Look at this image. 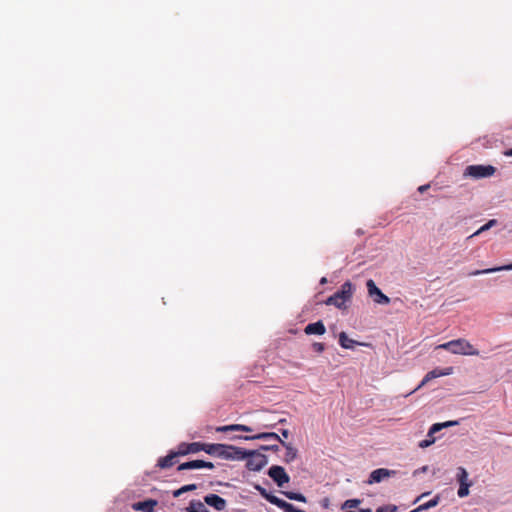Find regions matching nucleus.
<instances>
[{"mask_svg":"<svg viewBox=\"0 0 512 512\" xmlns=\"http://www.w3.org/2000/svg\"><path fill=\"white\" fill-rule=\"evenodd\" d=\"M207 454L217 456L225 460H244V453L240 447H235L220 443H204V449Z\"/></svg>","mask_w":512,"mask_h":512,"instance_id":"f257e3e1","label":"nucleus"},{"mask_svg":"<svg viewBox=\"0 0 512 512\" xmlns=\"http://www.w3.org/2000/svg\"><path fill=\"white\" fill-rule=\"evenodd\" d=\"M353 293V284L350 281H346L337 292L326 299L325 304L335 306L340 310H346L351 302Z\"/></svg>","mask_w":512,"mask_h":512,"instance_id":"f03ea898","label":"nucleus"},{"mask_svg":"<svg viewBox=\"0 0 512 512\" xmlns=\"http://www.w3.org/2000/svg\"><path fill=\"white\" fill-rule=\"evenodd\" d=\"M437 349L447 350L453 354L457 355H471L478 356L479 351L474 348V346L466 339L459 338L455 340H451L449 342L440 344L437 346Z\"/></svg>","mask_w":512,"mask_h":512,"instance_id":"7ed1b4c3","label":"nucleus"},{"mask_svg":"<svg viewBox=\"0 0 512 512\" xmlns=\"http://www.w3.org/2000/svg\"><path fill=\"white\" fill-rule=\"evenodd\" d=\"M244 453V459H247L246 467L250 471H260L268 463L266 455L259 453L255 450H245L240 448Z\"/></svg>","mask_w":512,"mask_h":512,"instance_id":"20e7f679","label":"nucleus"},{"mask_svg":"<svg viewBox=\"0 0 512 512\" xmlns=\"http://www.w3.org/2000/svg\"><path fill=\"white\" fill-rule=\"evenodd\" d=\"M254 488L260 493V495L265 498L268 502L271 504L277 506L278 508L282 509L284 512H305L303 510L297 509L292 504L272 495L271 493L267 492L265 488H263L261 485L256 484L254 485Z\"/></svg>","mask_w":512,"mask_h":512,"instance_id":"39448f33","label":"nucleus"},{"mask_svg":"<svg viewBox=\"0 0 512 512\" xmlns=\"http://www.w3.org/2000/svg\"><path fill=\"white\" fill-rule=\"evenodd\" d=\"M495 172L496 168L492 165H469L464 170V176L481 179L491 177Z\"/></svg>","mask_w":512,"mask_h":512,"instance_id":"423d86ee","label":"nucleus"},{"mask_svg":"<svg viewBox=\"0 0 512 512\" xmlns=\"http://www.w3.org/2000/svg\"><path fill=\"white\" fill-rule=\"evenodd\" d=\"M368 296L373 300L376 304L388 305L390 303V298L385 295L376 285L374 280L369 279L366 282Z\"/></svg>","mask_w":512,"mask_h":512,"instance_id":"0eeeda50","label":"nucleus"},{"mask_svg":"<svg viewBox=\"0 0 512 512\" xmlns=\"http://www.w3.org/2000/svg\"><path fill=\"white\" fill-rule=\"evenodd\" d=\"M268 475L279 487H282L290 480L289 475L285 472V469L278 465L271 466L268 470Z\"/></svg>","mask_w":512,"mask_h":512,"instance_id":"6e6552de","label":"nucleus"},{"mask_svg":"<svg viewBox=\"0 0 512 512\" xmlns=\"http://www.w3.org/2000/svg\"><path fill=\"white\" fill-rule=\"evenodd\" d=\"M204 503L213 507L217 511H223L227 506L226 500L217 494H208L204 496Z\"/></svg>","mask_w":512,"mask_h":512,"instance_id":"1a4fd4ad","label":"nucleus"},{"mask_svg":"<svg viewBox=\"0 0 512 512\" xmlns=\"http://www.w3.org/2000/svg\"><path fill=\"white\" fill-rule=\"evenodd\" d=\"M204 443L201 442H192V443H180L178 446V454L180 456H184L190 453H198L203 451Z\"/></svg>","mask_w":512,"mask_h":512,"instance_id":"9d476101","label":"nucleus"},{"mask_svg":"<svg viewBox=\"0 0 512 512\" xmlns=\"http://www.w3.org/2000/svg\"><path fill=\"white\" fill-rule=\"evenodd\" d=\"M208 468L213 469L214 464L212 462L204 461V460H192L185 463H182L178 466V470H190V469H201Z\"/></svg>","mask_w":512,"mask_h":512,"instance_id":"9b49d317","label":"nucleus"},{"mask_svg":"<svg viewBox=\"0 0 512 512\" xmlns=\"http://www.w3.org/2000/svg\"><path fill=\"white\" fill-rule=\"evenodd\" d=\"M394 473H395L394 471H391V470H388L385 468H378L371 472L369 479L367 480V483L370 485L373 483H379L383 479L389 477L391 474H394Z\"/></svg>","mask_w":512,"mask_h":512,"instance_id":"f8f14e48","label":"nucleus"},{"mask_svg":"<svg viewBox=\"0 0 512 512\" xmlns=\"http://www.w3.org/2000/svg\"><path fill=\"white\" fill-rule=\"evenodd\" d=\"M237 438L244 439V440H254V439L274 440V441L279 442V443H281V441H283L279 437V435L277 433H274V432H263V433H259L257 435H253V436H238Z\"/></svg>","mask_w":512,"mask_h":512,"instance_id":"ddd939ff","label":"nucleus"},{"mask_svg":"<svg viewBox=\"0 0 512 512\" xmlns=\"http://www.w3.org/2000/svg\"><path fill=\"white\" fill-rule=\"evenodd\" d=\"M304 332L307 335H323L326 332L325 325L321 320L309 323L305 328Z\"/></svg>","mask_w":512,"mask_h":512,"instance_id":"4468645a","label":"nucleus"},{"mask_svg":"<svg viewBox=\"0 0 512 512\" xmlns=\"http://www.w3.org/2000/svg\"><path fill=\"white\" fill-rule=\"evenodd\" d=\"M451 373H452V368L451 367L446 368L444 370H439V369L432 370V371H430V372H428L426 374V376L423 378V380H422L421 384L419 385V387L425 385L431 379H434V378H437V377H440V376L449 375Z\"/></svg>","mask_w":512,"mask_h":512,"instance_id":"2eb2a0df","label":"nucleus"},{"mask_svg":"<svg viewBox=\"0 0 512 512\" xmlns=\"http://www.w3.org/2000/svg\"><path fill=\"white\" fill-rule=\"evenodd\" d=\"M157 501L153 499H148L145 501L137 502L133 505V508L137 511L142 512H154V508L157 505Z\"/></svg>","mask_w":512,"mask_h":512,"instance_id":"dca6fc26","label":"nucleus"},{"mask_svg":"<svg viewBox=\"0 0 512 512\" xmlns=\"http://www.w3.org/2000/svg\"><path fill=\"white\" fill-rule=\"evenodd\" d=\"M504 270H506V271L512 270V263L508 264V265L494 267V268H487V269H482V270H474V271L469 272L468 276H478V275H482V274H490V273H494V272H497V271H504Z\"/></svg>","mask_w":512,"mask_h":512,"instance_id":"f3484780","label":"nucleus"},{"mask_svg":"<svg viewBox=\"0 0 512 512\" xmlns=\"http://www.w3.org/2000/svg\"><path fill=\"white\" fill-rule=\"evenodd\" d=\"M178 456H180V455L178 454V451H175V452H173V451H172V452H170L167 456L160 458V459L158 460V464H157V465H158L160 468H163V469H165V468H169V467H171V466H173V465H174V463H175L174 459H175L176 457H178Z\"/></svg>","mask_w":512,"mask_h":512,"instance_id":"a211bd4d","label":"nucleus"},{"mask_svg":"<svg viewBox=\"0 0 512 512\" xmlns=\"http://www.w3.org/2000/svg\"><path fill=\"white\" fill-rule=\"evenodd\" d=\"M217 432H228V431H243L251 432L252 428L242 424H231L226 426H220L216 428Z\"/></svg>","mask_w":512,"mask_h":512,"instance_id":"6ab92c4d","label":"nucleus"},{"mask_svg":"<svg viewBox=\"0 0 512 512\" xmlns=\"http://www.w3.org/2000/svg\"><path fill=\"white\" fill-rule=\"evenodd\" d=\"M281 445L286 448V453H285V456H284V461L286 463L293 462L297 458V455H298L297 449L294 448L291 444L286 443L285 441H281Z\"/></svg>","mask_w":512,"mask_h":512,"instance_id":"aec40b11","label":"nucleus"},{"mask_svg":"<svg viewBox=\"0 0 512 512\" xmlns=\"http://www.w3.org/2000/svg\"><path fill=\"white\" fill-rule=\"evenodd\" d=\"M339 344L344 349H353L354 345L358 344V342H356L353 339H350L345 332H341L339 334ZM359 345L361 344L359 343Z\"/></svg>","mask_w":512,"mask_h":512,"instance_id":"412c9836","label":"nucleus"},{"mask_svg":"<svg viewBox=\"0 0 512 512\" xmlns=\"http://www.w3.org/2000/svg\"><path fill=\"white\" fill-rule=\"evenodd\" d=\"M457 424H458L457 421H447V422H443V423H435L430 427V429L428 431V437H431L432 435L439 432L443 428L455 426Z\"/></svg>","mask_w":512,"mask_h":512,"instance_id":"4be33fe9","label":"nucleus"},{"mask_svg":"<svg viewBox=\"0 0 512 512\" xmlns=\"http://www.w3.org/2000/svg\"><path fill=\"white\" fill-rule=\"evenodd\" d=\"M186 512H209V510L206 508L205 503L200 500H192L186 508Z\"/></svg>","mask_w":512,"mask_h":512,"instance_id":"5701e85b","label":"nucleus"},{"mask_svg":"<svg viewBox=\"0 0 512 512\" xmlns=\"http://www.w3.org/2000/svg\"><path fill=\"white\" fill-rule=\"evenodd\" d=\"M440 502V496L439 495H436L433 499L429 500L428 502L426 503H423L421 505H419L417 508H415L414 510L410 511V512H422V511H426L430 508H433L435 506H437Z\"/></svg>","mask_w":512,"mask_h":512,"instance_id":"b1692460","label":"nucleus"},{"mask_svg":"<svg viewBox=\"0 0 512 512\" xmlns=\"http://www.w3.org/2000/svg\"><path fill=\"white\" fill-rule=\"evenodd\" d=\"M457 481L459 483V486L463 485H471V482L468 480V472L464 467H459L457 469V475H456Z\"/></svg>","mask_w":512,"mask_h":512,"instance_id":"393cba45","label":"nucleus"},{"mask_svg":"<svg viewBox=\"0 0 512 512\" xmlns=\"http://www.w3.org/2000/svg\"><path fill=\"white\" fill-rule=\"evenodd\" d=\"M497 223L498 222H497L496 219H490L486 224L481 226L476 232H474L472 235H470L469 238H473L475 236L480 235L481 233H483V232L491 229L492 227L496 226Z\"/></svg>","mask_w":512,"mask_h":512,"instance_id":"a878e982","label":"nucleus"},{"mask_svg":"<svg viewBox=\"0 0 512 512\" xmlns=\"http://www.w3.org/2000/svg\"><path fill=\"white\" fill-rule=\"evenodd\" d=\"M282 493L285 497H287L290 500L306 502V497L301 493L292 492V491H283Z\"/></svg>","mask_w":512,"mask_h":512,"instance_id":"bb28decb","label":"nucleus"},{"mask_svg":"<svg viewBox=\"0 0 512 512\" xmlns=\"http://www.w3.org/2000/svg\"><path fill=\"white\" fill-rule=\"evenodd\" d=\"M197 489V485L196 484H188V485H184L182 486L181 488L175 490L173 492V496L174 497H179L180 495H182L183 493L185 492H188V491H193V490H196Z\"/></svg>","mask_w":512,"mask_h":512,"instance_id":"cd10ccee","label":"nucleus"},{"mask_svg":"<svg viewBox=\"0 0 512 512\" xmlns=\"http://www.w3.org/2000/svg\"><path fill=\"white\" fill-rule=\"evenodd\" d=\"M361 503L360 499H348L342 504V509L356 508Z\"/></svg>","mask_w":512,"mask_h":512,"instance_id":"c85d7f7f","label":"nucleus"},{"mask_svg":"<svg viewBox=\"0 0 512 512\" xmlns=\"http://www.w3.org/2000/svg\"><path fill=\"white\" fill-rule=\"evenodd\" d=\"M434 442H435V437H434V435H432L431 437H428V436H427V438H426V439H424V440H422V441H420V442H419L418 446H419L420 448H423V449H424V448H427V447L431 446Z\"/></svg>","mask_w":512,"mask_h":512,"instance_id":"c756f323","label":"nucleus"},{"mask_svg":"<svg viewBox=\"0 0 512 512\" xmlns=\"http://www.w3.org/2000/svg\"><path fill=\"white\" fill-rule=\"evenodd\" d=\"M470 486L471 485H463V484L461 486H459V489H458V492H457L458 496L460 498H464V497L468 496V494H469V487Z\"/></svg>","mask_w":512,"mask_h":512,"instance_id":"7c9ffc66","label":"nucleus"},{"mask_svg":"<svg viewBox=\"0 0 512 512\" xmlns=\"http://www.w3.org/2000/svg\"><path fill=\"white\" fill-rule=\"evenodd\" d=\"M396 511H397V506H395V505H385V506L378 507L376 509V512H396Z\"/></svg>","mask_w":512,"mask_h":512,"instance_id":"2f4dec72","label":"nucleus"},{"mask_svg":"<svg viewBox=\"0 0 512 512\" xmlns=\"http://www.w3.org/2000/svg\"><path fill=\"white\" fill-rule=\"evenodd\" d=\"M312 348H313V350L315 352L322 353L325 350V345L323 343H320V342H314L312 344Z\"/></svg>","mask_w":512,"mask_h":512,"instance_id":"473e14b6","label":"nucleus"},{"mask_svg":"<svg viewBox=\"0 0 512 512\" xmlns=\"http://www.w3.org/2000/svg\"><path fill=\"white\" fill-rule=\"evenodd\" d=\"M261 449L265 450V451L271 450V451H275L276 452V451L279 450V446L276 445V444H273V445H262Z\"/></svg>","mask_w":512,"mask_h":512,"instance_id":"72a5a7b5","label":"nucleus"},{"mask_svg":"<svg viewBox=\"0 0 512 512\" xmlns=\"http://www.w3.org/2000/svg\"><path fill=\"white\" fill-rule=\"evenodd\" d=\"M429 187H430V186H429L428 184H426V185H421V186L418 188V191H419V192H421V193H423V192H425L427 189H429Z\"/></svg>","mask_w":512,"mask_h":512,"instance_id":"f704fd0d","label":"nucleus"},{"mask_svg":"<svg viewBox=\"0 0 512 512\" xmlns=\"http://www.w3.org/2000/svg\"><path fill=\"white\" fill-rule=\"evenodd\" d=\"M429 494H430V492L422 493L420 496H418V497L416 498L415 503H416V502H418L421 498H423V497H425V496H427V495H429Z\"/></svg>","mask_w":512,"mask_h":512,"instance_id":"c9c22d12","label":"nucleus"},{"mask_svg":"<svg viewBox=\"0 0 512 512\" xmlns=\"http://www.w3.org/2000/svg\"><path fill=\"white\" fill-rule=\"evenodd\" d=\"M281 434H282L283 437L287 438L289 436V431L287 429H283L281 431Z\"/></svg>","mask_w":512,"mask_h":512,"instance_id":"e433bc0d","label":"nucleus"},{"mask_svg":"<svg viewBox=\"0 0 512 512\" xmlns=\"http://www.w3.org/2000/svg\"><path fill=\"white\" fill-rule=\"evenodd\" d=\"M506 156H512V148L505 152Z\"/></svg>","mask_w":512,"mask_h":512,"instance_id":"4c0bfd02","label":"nucleus"},{"mask_svg":"<svg viewBox=\"0 0 512 512\" xmlns=\"http://www.w3.org/2000/svg\"><path fill=\"white\" fill-rule=\"evenodd\" d=\"M359 512H372L370 508L360 509Z\"/></svg>","mask_w":512,"mask_h":512,"instance_id":"58836bf2","label":"nucleus"},{"mask_svg":"<svg viewBox=\"0 0 512 512\" xmlns=\"http://www.w3.org/2000/svg\"><path fill=\"white\" fill-rule=\"evenodd\" d=\"M278 423H280V424L286 423V419H285V418L280 419V420L278 421Z\"/></svg>","mask_w":512,"mask_h":512,"instance_id":"ea45409f","label":"nucleus"},{"mask_svg":"<svg viewBox=\"0 0 512 512\" xmlns=\"http://www.w3.org/2000/svg\"><path fill=\"white\" fill-rule=\"evenodd\" d=\"M423 472L427 471V466L422 467L421 469Z\"/></svg>","mask_w":512,"mask_h":512,"instance_id":"a19ab883","label":"nucleus"},{"mask_svg":"<svg viewBox=\"0 0 512 512\" xmlns=\"http://www.w3.org/2000/svg\"><path fill=\"white\" fill-rule=\"evenodd\" d=\"M325 282H326V278H322L321 283H325Z\"/></svg>","mask_w":512,"mask_h":512,"instance_id":"79ce46f5","label":"nucleus"}]
</instances>
